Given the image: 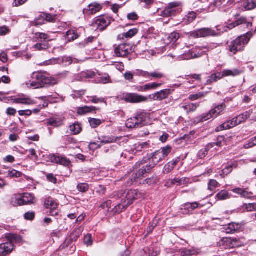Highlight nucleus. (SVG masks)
Instances as JSON below:
<instances>
[{
	"label": "nucleus",
	"instance_id": "nucleus-7",
	"mask_svg": "<svg viewBox=\"0 0 256 256\" xmlns=\"http://www.w3.org/2000/svg\"><path fill=\"white\" fill-rule=\"evenodd\" d=\"M216 32L210 28H202L190 32V36L194 38L217 36Z\"/></svg>",
	"mask_w": 256,
	"mask_h": 256
},
{
	"label": "nucleus",
	"instance_id": "nucleus-60",
	"mask_svg": "<svg viewBox=\"0 0 256 256\" xmlns=\"http://www.w3.org/2000/svg\"><path fill=\"white\" fill-rule=\"evenodd\" d=\"M35 216V214L34 212H28L26 213L24 215V218L25 219L27 220H32Z\"/></svg>",
	"mask_w": 256,
	"mask_h": 256
},
{
	"label": "nucleus",
	"instance_id": "nucleus-18",
	"mask_svg": "<svg viewBox=\"0 0 256 256\" xmlns=\"http://www.w3.org/2000/svg\"><path fill=\"white\" fill-rule=\"evenodd\" d=\"M242 6L246 10H250L256 8V0H244Z\"/></svg>",
	"mask_w": 256,
	"mask_h": 256
},
{
	"label": "nucleus",
	"instance_id": "nucleus-62",
	"mask_svg": "<svg viewBox=\"0 0 256 256\" xmlns=\"http://www.w3.org/2000/svg\"><path fill=\"white\" fill-rule=\"evenodd\" d=\"M208 154L207 148H204L200 150L198 153V156L200 158H203Z\"/></svg>",
	"mask_w": 256,
	"mask_h": 256
},
{
	"label": "nucleus",
	"instance_id": "nucleus-34",
	"mask_svg": "<svg viewBox=\"0 0 256 256\" xmlns=\"http://www.w3.org/2000/svg\"><path fill=\"white\" fill-rule=\"evenodd\" d=\"M152 158V162L154 165H156L164 158L162 156V154H160V152L158 150L154 154Z\"/></svg>",
	"mask_w": 256,
	"mask_h": 256
},
{
	"label": "nucleus",
	"instance_id": "nucleus-41",
	"mask_svg": "<svg viewBox=\"0 0 256 256\" xmlns=\"http://www.w3.org/2000/svg\"><path fill=\"white\" fill-rule=\"evenodd\" d=\"M67 38L69 40H74L78 37L77 32L74 30H70L66 32V34Z\"/></svg>",
	"mask_w": 256,
	"mask_h": 256
},
{
	"label": "nucleus",
	"instance_id": "nucleus-6",
	"mask_svg": "<svg viewBox=\"0 0 256 256\" xmlns=\"http://www.w3.org/2000/svg\"><path fill=\"white\" fill-rule=\"evenodd\" d=\"M181 11L182 8L180 3L170 2L164 10L161 12L160 16L165 17L174 16L180 12Z\"/></svg>",
	"mask_w": 256,
	"mask_h": 256
},
{
	"label": "nucleus",
	"instance_id": "nucleus-8",
	"mask_svg": "<svg viewBox=\"0 0 256 256\" xmlns=\"http://www.w3.org/2000/svg\"><path fill=\"white\" fill-rule=\"evenodd\" d=\"M131 47L130 44H120L115 49V54L118 56H126L130 53Z\"/></svg>",
	"mask_w": 256,
	"mask_h": 256
},
{
	"label": "nucleus",
	"instance_id": "nucleus-31",
	"mask_svg": "<svg viewBox=\"0 0 256 256\" xmlns=\"http://www.w3.org/2000/svg\"><path fill=\"white\" fill-rule=\"evenodd\" d=\"M178 162L177 160H172L166 164L164 168V172L168 174L174 168Z\"/></svg>",
	"mask_w": 256,
	"mask_h": 256
},
{
	"label": "nucleus",
	"instance_id": "nucleus-16",
	"mask_svg": "<svg viewBox=\"0 0 256 256\" xmlns=\"http://www.w3.org/2000/svg\"><path fill=\"white\" fill-rule=\"evenodd\" d=\"M13 102L16 104H21L26 105H33L36 104V101L30 97L28 96H23L17 98L12 100Z\"/></svg>",
	"mask_w": 256,
	"mask_h": 256
},
{
	"label": "nucleus",
	"instance_id": "nucleus-30",
	"mask_svg": "<svg viewBox=\"0 0 256 256\" xmlns=\"http://www.w3.org/2000/svg\"><path fill=\"white\" fill-rule=\"evenodd\" d=\"M212 118H214L212 114H211L210 110L205 114H203L201 116L196 118L195 121L200 122L206 121Z\"/></svg>",
	"mask_w": 256,
	"mask_h": 256
},
{
	"label": "nucleus",
	"instance_id": "nucleus-13",
	"mask_svg": "<svg viewBox=\"0 0 256 256\" xmlns=\"http://www.w3.org/2000/svg\"><path fill=\"white\" fill-rule=\"evenodd\" d=\"M152 168V166L150 164L138 170V173L132 175V180H135L137 178H143L146 174L150 172Z\"/></svg>",
	"mask_w": 256,
	"mask_h": 256
},
{
	"label": "nucleus",
	"instance_id": "nucleus-28",
	"mask_svg": "<svg viewBox=\"0 0 256 256\" xmlns=\"http://www.w3.org/2000/svg\"><path fill=\"white\" fill-rule=\"evenodd\" d=\"M240 72L238 69H234L233 70H224L221 72L222 78L228 76H236L240 74Z\"/></svg>",
	"mask_w": 256,
	"mask_h": 256
},
{
	"label": "nucleus",
	"instance_id": "nucleus-21",
	"mask_svg": "<svg viewBox=\"0 0 256 256\" xmlns=\"http://www.w3.org/2000/svg\"><path fill=\"white\" fill-rule=\"evenodd\" d=\"M34 38L40 42H47L50 40V36L47 34L42 32L36 33Z\"/></svg>",
	"mask_w": 256,
	"mask_h": 256
},
{
	"label": "nucleus",
	"instance_id": "nucleus-56",
	"mask_svg": "<svg viewBox=\"0 0 256 256\" xmlns=\"http://www.w3.org/2000/svg\"><path fill=\"white\" fill-rule=\"evenodd\" d=\"M164 76L163 74L160 72H154L149 73V78L152 77L156 78H160Z\"/></svg>",
	"mask_w": 256,
	"mask_h": 256
},
{
	"label": "nucleus",
	"instance_id": "nucleus-5",
	"mask_svg": "<svg viewBox=\"0 0 256 256\" xmlns=\"http://www.w3.org/2000/svg\"><path fill=\"white\" fill-rule=\"evenodd\" d=\"M146 118L145 114H138L136 116L128 119L126 122V126L130 128L142 127L146 124Z\"/></svg>",
	"mask_w": 256,
	"mask_h": 256
},
{
	"label": "nucleus",
	"instance_id": "nucleus-23",
	"mask_svg": "<svg viewBox=\"0 0 256 256\" xmlns=\"http://www.w3.org/2000/svg\"><path fill=\"white\" fill-rule=\"evenodd\" d=\"M226 108V105L224 104H222L219 106H216L214 109L210 110L211 114H212L213 118H216L222 114L223 110Z\"/></svg>",
	"mask_w": 256,
	"mask_h": 256
},
{
	"label": "nucleus",
	"instance_id": "nucleus-19",
	"mask_svg": "<svg viewBox=\"0 0 256 256\" xmlns=\"http://www.w3.org/2000/svg\"><path fill=\"white\" fill-rule=\"evenodd\" d=\"M189 182V179L187 178H174V180H170L167 182L166 185L170 186L176 184H178V185L180 186L182 184H186Z\"/></svg>",
	"mask_w": 256,
	"mask_h": 256
},
{
	"label": "nucleus",
	"instance_id": "nucleus-52",
	"mask_svg": "<svg viewBox=\"0 0 256 256\" xmlns=\"http://www.w3.org/2000/svg\"><path fill=\"white\" fill-rule=\"evenodd\" d=\"M158 151L160 152V154H162L163 158H164L170 152L171 148L170 146H166L162 148L160 150H158Z\"/></svg>",
	"mask_w": 256,
	"mask_h": 256
},
{
	"label": "nucleus",
	"instance_id": "nucleus-53",
	"mask_svg": "<svg viewBox=\"0 0 256 256\" xmlns=\"http://www.w3.org/2000/svg\"><path fill=\"white\" fill-rule=\"evenodd\" d=\"M90 100L88 102H92V103L105 102L104 99L102 98H98L96 96L89 98Z\"/></svg>",
	"mask_w": 256,
	"mask_h": 256
},
{
	"label": "nucleus",
	"instance_id": "nucleus-26",
	"mask_svg": "<svg viewBox=\"0 0 256 256\" xmlns=\"http://www.w3.org/2000/svg\"><path fill=\"white\" fill-rule=\"evenodd\" d=\"M96 110L94 106H84L79 108L78 110V114L80 115H84L87 113L91 112Z\"/></svg>",
	"mask_w": 256,
	"mask_h": 256
},
{
	"label": "nucleus",
	"instance_id": "nucleus-20",
	"mask_svg": "<svg viewBox=\"0 0 256 256\" xmlns=\"http://www.w3.org/2000/svg\"><path fill=\"white\" fill-rule=\"evenodd\" d=\"M128 100L130 102H140L146 101L147 98L142 96L131 94L128 96Z\"/></svg>",
	"mask_w": 256,
	"mask_h": 256
},
{
	"label": "nucleus",
	"instance_id": "nucleus-46",
	"mask_svg": "<svg viewBox=\"0 0 256 256\" xmlns=\"http://www.w3.org/2000/svg\"><path fill=\"white\" fill-rule=\"evenodd\" d=\"M44 17L43 16H40L38 18H36L34 22H32V24L36 26H42L44 24Z\"/></svg>",
	"mask_w": 256,
	"mask_h": 256
},
{
	"label": "nucleus",
	"instance_id": "nucleus-2",
	"mask_svg": "<svg viewBox=\"0 0 256 256\" xmlns=\"http://www.w3.org/2000/svg\"><path fill=\"white\" fill-rule=\"evenodd\" d=\"M142 196V193L138 190H128L126 196V200H122L120 204L115 206V212L118 213L122 212L132 203L134 200L141 198Z\"/></svg>",
	"mask_w": 256,
	"mask_h": 256
},
{
	"label": "nucleus",
	"instance_id": "nucleus-47",
	"mask_svg": "<svg viewBox=\"0 0 256 256\" xmlns=\"http://www.w3.org/2000/svg\"><path fill=\"white\" fill-rule=\"evenodd\" d=\"M22 175V174L18 171H17L15 170H8V176L10 178H19Z\"/></svg>",
	"mask_w": 256,
	"mask_h": 256
},
{
	"label": "nucleus",
	"instance_id": "nucleus-57",
	"mask_svg": "<svg viewBox=\"0 0 256 256\" xmlns=\"http://www.w3.org/2000/svg\"><path fill=\"white\" fill-rule=\"evenodd\" d=\"M110 80V76L108 74H104L100 78L98 82L102 84H107L109 82Z\"/></svg>",
	"mask_w": 256,
	"mask_h": 256
},
{
	"label": "nucleus",
	"instance_id": "nucleus-38",
	"mask_svg": "<svg viewBox=\"0 0 256 256\" xmlns=\"http://www.w3.org/2000/svg\"><path fill=\"white\" fill-rule=\"evenodd\" d=\"M70 130L74 134H77L82 131V127L78 123H74L70 126Z\"/></svg>",
	"mask_w": 256,
	"mask_h": 256
},
{
	"label": "nucleus",
	"instance_id": "nucleus-33",
	"mask_svg": "<svg viewBox=\"0 0 256 256\" xmlns=\"http://www.w3.org/2000/svg\"><path fill=\"white\" fill-rule=\"evenodd\" d=\"M138 30L136 28H133L122 35H120L118 37L122 38H124V37L126 38H132L138 33Z\"/></svg>",
	"mask_w": 256,
	"mask_h": 256
},
{
	"label": "nucleus",
	"instance_id": "nucleus-36",
	"mask_svg": "<svg viewBox=\"0 0 256 256\" xmlns=\"http://www.w3.org/2000/svg\"><path fill=\"white\" fill-rule=\"evenodd\" d=\"M232 191L236 194H240L241 196L244 198H248L251 194V192H248L246 190L240 188H234Z\"/></svg>",
	"mask_w": 256,
	"mask_h": 256
},
{
	"label": "nucleus",
	"instance_id": "nucleus-22",
	"mask_svg": "<svg viewBox=\"0 0 256 256\" xmlns=\"http://www.w3.org/2000/svg\"><path fill=\"white\" fill-rule=\"evenodd\" d=\"M240 228L239 224L232 222L229 224L226 228V232L227 234H232L238 230Z\"/></svg>",
	"mask_w": 256,
	"mask_h": 256
},
{
	"label": "nucleus",
	"instance_id": "nucleus-63",
	"mask_svg": "<svg viewBox=\"0 0 256 256\" xmlns=\"http://www.w3.org/2000/svg\"><path fill=\"white\" fill-rule=\"evenodd\" d=\"M84 242L88 246H90L92 244L91 234H88L85 236L84 238Z\"/></svg>",
	"mask_w": 256,
	"mask_h": 256
},
{
	"label": "nucleus",
	"instance_id": "nucleus-17",
	"mask_svg": "<svg viewBox=\"0 0 256 256\" xmlns=\"http://www.w3.org/2000/svg\"><path fill=\"white\" fill-rule=\"evenodd\" d=\"M238 125V121L236 120V118H235L232 120L230 121L227 122H225L220 125L219 127L216 128V130L220 131L230 129Z\"/></svg>",
	"mask_w": 256,
	"mask_h": 256
},
{
	"label": "nucleus",
	"instance_id": "nucleus-40",
	"mask_svg": "<svg viewBox=\"0 0 256 256\" xmlns=\"http://www.w3.org/2000/svg\"><path fill=\"white\" fill-rule=\"evenodd\" d=\"M33 48L38 50H47L49 48V45L48 42H39L34 44Z\"/></svg>",
	"mask_w": 256,
	"mask_h": 256
},
{
	"label": "nucleus",
	"instance_id": "nucleus-48",
	"mask_svg": "<svg viewBox=\"0 0 256 256\" xmlns=\"http://www.w3.org/2000/svg\"><path fill=\"white\" fill-rule=\"evenodd\" d=\"M90 126L92 128H95L100 126L102 122L101 120L99 119L96 118H90L88 120Z\"/></svg>",
	"mask_w": 256,
	"mask_h": 256
},
{
	"label": "nucleus",
	"instance_id": "nucleus-55",
	"mask_svg": "<svg viewBox=\"0 0 256 256\" xmlns=\"http://www.w3.org/2000/svg\"><path fill=\"white\" fill-rule=\"evenodd\" d=\"M246 112L248 113L249 118L256 120V108L247 111Z\"/></svg>",
	"mask_w": 256,
	"mask_h": 256
},
{
	"label": "nucleus",
	"instance_id": "nucleus-51",
	"mask_svg": "<svg viewBox=\"0 0 256 256\" xmlns=\"http://www.w3.org/2000/svg\"><path fill=\"white\" fill-rule=\"evenodd\" d=\"M160 84H156V83H151L144 85L143 86V88L144 90H150V89H155L158 86H160Z\"/></svg>",
	"mask_w": 256,
	"mask_h": 256
},
{
	"label": "nucleus",
	"instance_id": "nucleus-58",
	"mask_svg": "<svg viewBox=\"0 0 256 256\" xmlns=\"http://www.w3.org/2000/svg\"><path fill=\"white\" fill-rule=\"evenodd\" d=\"M186 17L188 18V22L189 23H190L192 22H193L194 20H195V18L196 17V14L194 12H190L188 14V15L186 16Z\"/></svg>",
	"mask_w": 256,
	"mask_h": 256
},
{
	"label": "nucleus",
	"instance_id": "nucleus-35",
	"mask_svg": "<svg viewBox=\"0 0 256 256\" xmlns=\"http://www.w3.org/2000/svg\"><path fill=\"white\" fill-rule=\"evenodd\" d=\"M196 58H197L196 54H194L192 51H189L187 54L179 56L178 60H189Z\"/></svg>",
	"mask_w": 256,
	"mask_h": 256
},
{
	"label": "nucleus",
	"instance_id": "nucleus-4",
	"mask_svg": "<svg viewBox=\"0 0 256 256\" xmlns=\"http://www.w3.org/2000/svg\"><path fill=\"white\" fill-rule=\"evenodd\" d=\"M9 242L0 244V256L9 254L14 249L13 242L16 241L19 236L14 234H8L6 236Z\"/></svg>",
	"mask_w": 256,
	"mask_h": 256
},
{
	"label": "nucleus",
	"instance_id": "nucleus-25",
	"mask_svg": "<svg viewBox=\"0 0 256 256\" xmlns=\"http://www.w3.org/2000/svg\"><path fill=\"white\" fill-rule=\"evenodd\" d=\"M222 78V76L221 72H218L212 74L208 78L206 81V84H210L214 82H217L218 80Z\"/></svg>",
	"mask_w": 256,
	"mask_h": 256
},
{
	"label": "nucleus",
	"instance_id": "nucleus-24",
	"mask_svg": "<svg viewBox=\"0 0 256 256\" xmlns=\"http://www.w3.org/2000/svg\"><path fill=\"white\" fill-rule=\"evenodd\" d=\"M199 252L198 250L192 248L190 249L182 248L180 250L181 255L182 256H192L195 255Z\"/></svg>",
	"mask_w": 256,
	"mask_h": 256
},
{
	"label": "nucleus",
	"instance_id": "nucleus-9",
	"mask_svg": "<svg viewBox=\"0 0 256 256\" xmlns=\"http://www.w3.org/2000/svg\"><path fill=\"white\" fill-rule=\"evenodd\" d=\"M110 24V20L108 18L99 16L94 20L93 25L100 30H104Z\"/></svg>",
	"mask_w": 256,
	"mask_h": 256
},
{
	"label": "nucleus",
	"instance_id": "nucleus-37",
	"mask_svg": "<svg viewBox=\"0 0 256 256\" xmlns=\"http://www.w3.org/2000/svg\"><path fill=\"white\" fill-rule=\"evenodd\" d=\"M207 94V92H200L196 94L190 95L188 98L192 101L196 100L205 97Z\"/></svg>",
	"mask_w": 256,
	"mask_h": 256
},
{
	"label": "nucleus",
	"instance_id": "nucleus-10",
	"mask_svg": "<svg viewBox=\"0 0 256 256\" xmlns=\"http://www.w3.org/2000/svg\"><path fill=\"white\" fill-rule=\"evenodd\" d=\"M98 142H100V144H98L96 142H91L90 144V148H97L100 147L101 144H110L114 142L116 140L114 138L112 137H106V136H102L98 138Z\"/></svg>",
	"mask_w": 256,
	"mask_h": 256
},
{
	"label": "nucleus",
	"instance_id": "nucleus-42",
	"mask_svg": "<svg viewBox=\"0 0 256 256\" xmlns=\"http://www.w3.org/2000/svg\"><path fill=\"white\" fill-rule=\"evenodd\" d=\"M246 20L244 18H240L238 20H236L234 22L229 24L228 27L230 29H232L236 27V26H238L240 24H246Z\"/></svg>",
	"mask_w": 256,
	"mask_h": 256
},
{
	"label": "nucleus",
	"instance_id": "nucleus-54",
	"mask_svg": "<svg viewBox=\"0 0 256 256\" xmlns=\"http://www.w3.org/2000/svg\"><path fill=\"white\" fill-rule=\"evenodd\" d=\"M77 188L78 190L82 192H84L88 190V185L86 184H78Z\"/></svg>",
	"mask_w": 256,
	"mask_h": 256
},
{
	"label": "nucleus",
	"instance_id": "nucleus-3",
	"mask_svg": "<svg viewBox=\"0 0 256 256\" xmlns=\"http://www.w3.org/2000/svg\"><path fill=\"white\" fill-rule=\"evenodd\" d=\"M252 36L251 33L248 32L246 35L238 37L230 45V50L234 54H236L238 51L242 50L248 42Z\"/></svg>",
	"mask_w": 256,
	"mask_h": 256
},
{
	"label": "nucleus",
	"instance_id": "nucleus-49",
	"mask_svg": "<svg viewBox=\"0 0 256 256\" xmlns=\"http://www.w3.org/2000/svg\"><path fill=\"white\" fill-rule=\"evenodd\" d=\"M44 20H46L48 22H55L56 19V15H52L50 14H44Z\"/></svg>",
	"mask_w": 256,
	"mask_h": 256
},
{
	"label": "nucleus",
	"instance_id": "nucleus-15",
	"mask_svg": "<svg viewBox=\"0 0 256 256\" xmlns=\"http://www.w3.org/2000/svg\"><path fill=\"white\" fill-rule=\"evenodd\" d=\"M102 8L103 5L102 4L94 2L90 4L86 10L88 14H92L99 12Z\"/></svg>",
	"mask_w": 256,
	"mask_h": 256
},
{
	"label": "nucleus",
	"instance_id": "nucleus-61",
	"mask_svg": "<svg viewBox=\"0 0 256 256\" xmlns=\"http://www.w3.org/2000/svg\"><path fill=\"white\" fill-rule=\"evenodd\" d=\"M62 63L65 66H68V65L70 64L72 62V58L69 56L63 57V58L62 59Z\"/></svg>",
	"mask_w": 256,
	"mask_h": 256
},
{
	"label": "nucleus",
	"instance_id": "nucleus-50",
	"mask_svg": "<svg viewBox=\"0 0 256 256\" xmlns=\"http://www.w3.org/2000/svg\"><path fill=\"white\" fill-rule=\"evenodd\" d=\"M180 38L179 34L174 32L170 34L168 37V40L170 42H175Z\"/></svg>",
	"mask_w": 256,
	"mask_h": 256
},
{
	"label": "nucleus",
	"instance_id": "nucleus-27",
	"mask_svg": "<svg viewBox=\"0 0 256 256\" xmlns=\"http://www.w3.org/2000/svg\"><path fill=\"white\" fill-rule=\"evenodd\" d=\"M44 206L46 208L51 210V208H56L58 206V204L51 198H47L44 202Z\"/></svg>",
	"mask_w": 256,
	"mask_h": 256
},
{
	"label": "nucleus",
	"instance_id": "nucleus-12",
	"mask_svg": "<svg viewBox=\"0 0 256 256\" xmlns=\"http://www.w3.org/2000/svg\"><path fill=\"white\" fill-rule=\"evenodd\" d=\"M170 94V90L165 89L154 94H150L149 98L153 100H162L166 98Z\"/></svg>",
	"mask_w": 256,
	"mask_h": 256
},
{
	"label": "nucleus",
	"instance_id": "nucleus-39",
	"mask_svg": "<svg viewBox=\"0 0 256 256\" xmlns=\"http://www.w3.org/2000/svg\"><path fill=\"white\" fill-rule=\"evenodd\" d=\"M216 197L218 200H222L229 198L230 196L228 192L223 190H221L220 192H218L216 194Z\"/></svg>",
	"mask_w": 256,
	"mask_h": 256
},
{
	"label": "nucleus",
	"instance_id": "nucleus-43",
	"mask_svg": "<svg viewBox=\"0 0 256 256\" xmlns=\"http://www.w3.org/2000/svg\"><path fill=\"white\" fill-rule=\"evenodd\" d=\"M198 206V204L196 202L193 203H187L182 206V209L187 210L188 211H190V210L196 209Z\"/></svg>",
	"mask_w": 256,
	"mask_h": 256
},
{
	"label": "nucleus",
	"instance_id": "nucleus-32",
	"mask_svg": "<svg viewBox=\"0 0 256 256\" xmlns=\"http://www.w3.org/2000/svg\"><path fill=\"white\" fill-rule=\"evenodd\" d=\"M199 106V104L189 103L185 106H183L182 108L187 110L188 112H190L196 111Z\"/></svg>",
	"mask_w": 256,
	"mask_h": 256
},
{
	"label": "nucleus",
	"instance_id": "nucleus-45",
	"mask_svg": "<svg viewBox=\"0 0 256 256\" xmlns=\"http://www.w3.org/2000/svg\"><path fill=\"white\" fill-rule=\"evenodd\" d=\"M219 185V184L216 180H210L208 183V190L210 191L214 190Z\"/></svg>",
	"mask_w": 256,
	"mask_h": 256
},
{
	"label": "nucleus",
	"instance_id": "nucleus-64",
	"mask_svg": "<svg viewBox=\"0 0 256 256\" xmlns=\"http://www.w3.org/2000/svg\"><path fill=\"white\" fill-rule=\"evenodd\" d=\"M232 246L230 245V248H234L235 247H239L241 246L242 244L239 240L236 238H232Z\"/></svg>",
	"mask_w": 256,
	"mask_h": 256
},
{
	"label": "nucleus",
	"instance_id": "nucleus-44",
	"mask_svg": "<svg viewBox=\"0 0 256 256\" xmlns=\"http://www.w3.org/2000/svg\"><path fill=\"white\" fill-rule=\"evenodd\" d=\"M248 118H249L248 113L246 112H244L243 114L239 115L238 116L236 117V120L238 121V124L242 123L243 122L245 121Z\"/></svg>",
	"mask_w": 256,
	"mask_h": 256
},
{
	"label": "nucleus",
	"instance_id": "nucleus-29",
	"mask_svg": "<svg viewBox=\"0 0 256 256\" xmlns=\"http://www.w3.org/2000/svg\"><path fill=\"white\" fill-rule=\"evenodd\" d=\"M48 124L50 126L58 127L62 124V121L60 118H52L48 120Z\"/></svg>",
	"mask_w": 256,
	"mask_h": 256
},
{
	"label": "nucleus",
	"instance_id": "nucleus-14",
	"mask_svg": "<svg viewBox=\"0 0 256 256\" xmlns=\"http://www.w3.org/2000/svg\"><path fill=\"white\" fill-rule=\"evenodd\" d=\"M50 160L52 162L58 164L65 166H68L70 164V160L58 156L52 155L50 157Z\"/></svg>",
	"mask_w": 256,
	"mask_h": 256
},
{
	"label": "nucleus",
	"instance_id": "nucleus-1",
	"mask_svg": "<svg viewBox=\"0 0 256 256\" xmlns=\"http://www.w3.org/2000/svg\"><path fill=\"white\" fill-rule=\"evenodd\" d=\"M32 80H30L26 82V85L28 88H42L45 84L54 85L58 84V79L48 76L46 74L42 72H33L32 75Z\"/></svg>",
	"mask_w": 256,
	"mask_h": 256
},
{
	"label": "nucleus",
	"instance_id": "nucleus-59",
	"mask_svg": "<svg viewBox=\"0 0 256 256\" xmlns=\"http://www.w3.org/2000/svg\"><path fill=\"white\" fill-rule=\"evenodd\" d=\"M246 209L248 212H253L256 210V204H249L246 205Z\"/></svg>",
	"mask_w": 256,
	"mask_h": 256
},
{
	"label": "nucleus",
	"instance_id": "nucleus-11",
	"mask_svg": "<svg viewBox=\"0 0 256 256\" xmlns=\"http://www.w3.org/2000/svg\"><path fill=\"white\" fill-rule=\"evenodd\" d=\"M16 200L18 204L21 206L34 204L35 198L32 194L26 193L24 194L20 198H18Z\"/></svg>",
	"mask_w": 256,
	"mask_h": 256
}]
</instances>
